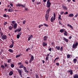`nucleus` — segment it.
Returning <instances> with one entry per match:
<instances>
[{
    "instance_id": "nucleus-1",
    "label": "nucleus",
    "mask_w": 78,
    "mask_h": 78,
    "mask_svg": "<svg viewBox=\"0 0 78 78\" xmlns=\"http://www.w3.org/2000/svg\"><path fill=\"white\" fill-rule=\"evenodd\" d=\"M78 45V43L76 42V43L75 44H73V48H77V46Z\"/></svg>"
},
{
    "instance_id": "nucleus-2",
    "label": "nucleus",
    "mask_w": 78,
    "mask_h": 78,
    "mask_svg": "<svg viewBox=\"0 0 78 78\" xmlns=\"http://www.w3.org/2000/svg\"><path fill=\"white\" fill-rule=\"evenodd\" d=\"M49 16V14H47V13L46 14L45 18L46 21H48V17Z\"/></svg>"
},
{
    "instance_id": "nucleus-3",
    "label": "nucleus",
    "mask_w": 78,
    "mask_h": 78,
    "mask_svg": "<svg viewBox=\"0 0 78 78\" xmlns=\"http://www.w3.org/2000/svg\"><path fill=\"white\" fill-rule=\"evenodd\" d=\"M7 37V36L5 35H4L2 36V39H3V40H4V39H6Z\"/></svg>"
},
{
    "instance_id": "nucleus-4",
    "label": "nucleus",
    "mask_w": 78,
    "mask_h": 78,
    "mask_svg": "<svg viewBox=\"0 0 78 78\" xmlns=\"http://www.w3.org/2000/svg\"><path fill=\"white\" fill-rule=\"evenodd\" d=\"M51 10V9H50V7H49V9H48L47 10H46V14H47L48 15H49V12Z\"/></svg>"
},
{
    "instance_id": "nucleus-5",
    "label": "nucleus",
    "mask_w": 78,
    "mask_h": 78,
    "mask_svg": "<svg viewBox=\"0 0 78 78\" xmlns=\"http://www.w3.org/2000/svg\"><path fill=\"white\" fill-rule=\"evenodd\" d=\"M48 38V37L47 36H45L43 37V41H47V38Z\"/></svg>"
},
{
    "instance_id": "nucleus-6",
    "label": "nucleus",
    "mask_w": 78,
    "mask_h": 78,
    "mask_svg": "<svg viewBox=\"0 0 78 78\" xmlns=\"http://www.w3.org/2000/svg\"><path fill=\"white\" fill-rule=\"evenodd\" d=\"M55 19H54L53 16H52V17H51V22L52 23L55 20Z\"/></svg>"
},
{
    "instance_id": "nucleus-7",
    "label": "nucleus",
    "mask_w": 78,
    "mask_h": 78,
    "mask_svg": "<svg viewBox=\"0 0 78 78\" xmlns=\"http://www.w3.org/2000/svg\"><path fill=\"white\" fill-rule=\"evenodd\" d=\"M51 2H49L48 3H47V4H46V6H47V7L48 8H49L50 7V6H51Z\"/></svg>"
},
{
    "instance_id": "nucleus-8",
    "label": "nucleus",
    "mask_w": 78,
    "mask_h": 78,
    "mask_svg": "<svg viewBox=\"0 0 78 78\" xmlns=\"http://www.w3.org/2000/svg\"><path fill=\"white\" fill-rule=\"evenodd\" d=\"M68 72L69 73H70V74L71 75H73V71L72 69H69L68 71Z\"/></svg>"
},
{
    "instance_id": "nucleus-9",
    "label": "nucleus",
    "mask_w": 78,
    "mask_h": 78,
    "mask_svg": "<svg viewBox=\"0 0 78 78\" xmlns=\"http://www.w3.org/2000/svg\"><path fill=\"white\" fill-rule=\"evenodd\" d=\"M63 40L66 42H68L69 41V39H67L65 37H63Z\"/></svg>"
},
{
    "instance_id": "nucleus-10",
    "label": "nucleus",
    "mask_w": 78,
    "mask_h": 78,
    "mask_svg": "<svg viewBox=\"0 0 78 78\" xmlns=\"http://www.w3.org/2000/svg\"><path fill=\"white\" fill-rule=\"evenodd\" d=\"M33 37V35H31L29 37L28 39V41H30L31 39H32Z\"/></svg>"
},
{
    "instance_id": "nucleus-11",
    "label": "nucleus",
    "mask_w": 78,
    "mask_h": 78,
    "mask_svg": "<svg viewBox=\"0 0 78 78\" xmlns=\"http://www.w3.org/2000/svg\"><path fill=\"white\" fill-rule=\"evenodd\" d=\"M43 47L47 46V43L45 42L44 41L43 42Z\"/></svg>"
},
{
    "instance_id": "nucleus-12",
    "label": "nucleus",
    "mask_w": 78,
    "mask_h": 78,
    "mask_svg": "<svg viewBox=\"0 0 78 78\" xmlns=\"http://www.w3.org/2000/svg\"><path fill=\"white\" fill-rule=\"evenodd\" d=\"M77 62V60L76 58H74L73 60V62L74 64H76Z\"/></svg>"
},
{
    "instance_id": "nucleus-13",
    "label": "nucleus",
    "mask_w": 78,
    "mask_h": 78,
    "mask_svg": "<svg viewBox=\"0 0 78 78\" xmlns=\"http://www.w3.org/2000/svg\"><path fill=\"white\" fill-rule=\"evenodd\" d=\"M16 69L18 71V73H19V74L22 73L21 70H20L17 68Z\"/></svg>"
},
{
    "instance_id": "nucleus-14",
    "label": "nucleus",
    "mask_w": 78,
    "mask_h": 78,
    "mask_svg": "<svg viewBox=\"0 0 78 78\" xmlns=\"http://www.w3.org/2000/svg\"><path fill=\"white\" fill-rule=\"evenodd\" d=\"M17 24L16 23H15L14 24V26H13V28L14 29H16L17 27Z\"/></svg>"
},
{
    "instance_id": "nucleus-15",
    "label": "nucleus",
    "mask_w": 78,
    "mask_h": 78,
    "mask_svg": "<svg viewBox=\"0 0 78 78\" xmlns=\"http://www.w3.org/2000/svg\"><path fill=\"white\" fill-rule=\"evenodd\" d=\"M62 7L63 8V9H65V10L67 9V7L66 6H64V5H62Z\"/></svg>"
},
{
    "instance_id": "nucleus-16",
    "label": "nucleus",
    "mask_w": 78,
    "mask_h": 78,
    "mask_svg": "<svg viewBox=\"0 0 78 78\" xmlns=\"http://www.w3.org/2000/svg\"><path fill=\"white\" fill-rule=\"evenodd\" d=\"M13 28V26H9V30H12V29Z\"/></svg>"
},
{
    "instance_id": "nucleus-17",
    "label": "nucleus",
    "mask_w": 78,
    "mask_h": 78,
    "mask_svg": "<svg viewBox=\"0 0 78 78\" xmlns=\"http://www.w3.org/2000/svg\"><path fill=\"white\" fill-rule=\"evenodd\" d=\"M73 78H78V75L77 74H75L73 76Z\"/></svg>"
},
{
    "instance_id": "nucleus-18",
    "label": "nucleus",
    "mask_w": 78,
    "mask_h": 78,
    "mask_svg": "<svg viewBox=\"0 0 78 78\" xmlns=\"http://www.w3.org/2000/svg\"><path fill=\"white\" fill-rule=\"evenodd\" d=\"M24 65L22 64V65H20V66L19 67V68L20 69H21V68H23V67H24Z\"/></svg>"
},
{
    "instance_id": "nucleus-19",
    "label": "nucleus",
    "mask_w": 78,
    "mask_h": 78,
    "mask_svg": "<svg viewBox=\"0 0 78 78\" xmlns=\"http://www.w3.org/2000/svg\"><path fill=\"white\" fill-rule=\"evenodd\" d=\"M16 30L19 33L22 30V28L20 27L19 28V29H17Z\"/></svg>"
},
{
    "instance_id": "nucleus-20",
    "label": "nucleus",
    "mask_w": 78,
    "mask_h": 78,
    "mask_svg": "<svg viewBox=\"0 0 78 78\" xmlns=\"http://www.w3.org/2000/svg\"><path fill=\"white\" fill-rule=\"evenodd\" d=\"M69 17H73L74 16V14L73 13H71L69 15Z\"/></svg>"
},
{
    "instance_id": "nucleus-21",
    "label": "nucleus",
    "mask_w": 78,
    "mask_h": 78,
    "mask_svg": "<svg viewBox=\"0 0 78 78\" xmlns=\"http://www.w3.org/2000/svg\"><path fill=\"white\" fill-rule=\"evenodd\" d=\"M8 51H9L10 53H13V50L9 49L8 50Z\"/></svg>"
},
{
    "instance_id": "nucleus-22",
    "label": "nucleus",
    "mask_w": 78,
    "mask_h": 78,
    "mask_svg": "<svg viewBox=\"0 0 78 78\" xmlns=\"http://www.w3.org/2000/svg\"><path fill=\"white\" fill-rule=\"evenodd\" d=\"M67 34H68L67 32L66 31H65V33H64V35L67 36L68 35Z\"/></svg>"
},
{
    "instance_id": "nucleus-23",
    "label": "nucleus",
    "mask_w": 78,
    "mask_h": 78,
    "mask_svg": "<svg viewBox=\"0 0 78 78\" xmlns=\"http://www.w3.org/2000/svg\"><path fill=\"white\" fill-rule=\"evenodd\" d=\"M9 74V76H12L13 74V72L12 71H10Z\"/></svg>"
},
{
    "instance_id": "nucleus-24",
    "label": "nucleus",
    "mask_w": 78,
    "mask_h": 78,
    "mask_svg": "<svg viewBox=\"0 0 78 78\" xmlns=\"http://www.w3.org/2000/svg\"><path fill=\"white\" fill-rule=\"evenodd\" d=\"M55 49H57L58 50H60V46H56L55 47Z\"/></svg>"
},
{
    "instance_id": "nucleus-25",
    "label": "nucleus",
    "mask_w": 78,
    "mask_h": 78,
    "mask_svg": "<svg viewBox=\"0 0 78 78\" xmlns=\"http://www.w3.org/2000/svg\"><path fill=\"white\" fill-rule=\"evenodd\" d=\"M61 17V15H59V16H58V19L59 20H62V19Z\"/></svg>"
},
{
    "instance_id": "nucleus-26",
    "label": "nucleus",
    "mask_w": 78,
    "mask_h": 78,
    "mask_svg": "<svg viewBox=\"0 0 78 78\" xmlns=\"http://www.w3.org/2000/svg\"><path fill=\"white\" fill-rule=\"evenodd\" d=\"M21 55H17L16 56V58H18L19 57H20L21 56Z\"/></svg>"
},
{
    "instance_id": "nucleus-27",
    "label": "nucleus",
    "mask_w": 78,
    "mask_h": 78,
    "mask_svg": "<svg viewBox=\"0 0 78 78\" xmlns=\"http://www.w3.org/2000/svg\"><path fill=\"white\" fill-rule=\"evenodd\" d=\"M13 46H14V45L10 44V45L9 46V48H13Z\"/></svg>"
},
{
    "instance_id": "nucleus-28",
    "label": "nucleus",
    "mask_w": 78,
    "mask_h": 78,
    "mask_svg": "<svg viewBox=\"0 0 78 78\" xmlns=\"http://www.w3.org/2000/svg\"><path fill=\"white\" fill-rule=\"evenodd\" d=\"M8 60L7 61V62L8 63H11V61H12L11 59H8Z\"/></svg>"
},
{
    "instance_id": "nucleus-29",
    "label": "nucleus",
    "mask_w": 78,
    "mask_h": 78,
    "mask_svg": "<svg viewBox=\"0 0 78 78\" xmlns=\"http://www.w3.org/2000/svg\"><path fill=\"white\" fill-rule=\"evenodd\" d=\"M10 66L12 68H13L14 67V65L13 64H11Z\"/></svg>"
},
{
    "instance_id": "nucleus-30",
    "label": "nucleus",
    "mask_w": 78,
    "mask_h": 78,
    "mask_svg": "<svg viewBox=\"0 0 78 78\" xmlns=\"http://www.w3.org/2000/svg\"><path fill=\"white\" fill-rule=\"evenodd\" d=\"M35 77L36 78H39V76L37 74H36Z\"/></svg>"
},
{
    "instance_id": "nucleus-31",
    "label": "nucleus",
    "mask_w": 78,
    "mask_h": 78,
    "mask_svg": "<svg viewBox=\"0 0 78 78\" xmlns=\"http://www.w3.org/2000/svg\"><path fill=\"white\" fill-rule=\"evenodd\" d=\"M0 36H2L3 35V32L0 31Z\"/></svg>"
},
{
    "instance_id": "nucleus-32",
    "label": "nucleus",
    "mask_w": 78,
    "mask_h": 78,
    "mask_svg": "<svg viewBox=\"0 0 78 78\" xmlns=\"http://www.w3.org/2000/svg\"><path fill=\"white\" fill-rule=\"evenodd\" d=\"M64 31V29H61L60 30V32L61 33H63Z\"/></svg>"
},
{
    "instance_id": "nucleus-33",
    "label": "nucleus",
    "mask_w": 78,
    "mask_h": 78,
    "mask_svg": "<svg viewBox=\"0 0 78 78\" xmlns=\"http://www.w3.org/2000/svg\"><path fill=\"white\" fill-rule=\"evenodd\" d=\"M34 56H33L32 55V56H31V58L30 59L33 60H34Z\"/></svg>"
},
{
    "instance_id": "nucleus-34",
    "label": "nucleus",
    "mask_w": 78,
    "mask_h": 78,
    "mask_svg": "<svg viewBox=\"0 0 78 78\" xmlns=\"http://www.w3.org/2000/svg\"><path fill=\"white\" fill-rule=\"evenodd\" d=\"M1 67L3 69H5V66L4 65H2L1 66Z\"/></svg>"
},
{
    "instance_id": "nucleus-35",
    "label": "nucleus",
    "mask_w": 78,
    "mask_h": 78,
    "mask_svg": "<svg viewBox=\"0 0 78 78\" xmlns=\"http://www.w3.org/2000/svg\"><path fill=\"white\" fill-rule=\"evenodd\" d=\"M63 47H61L60 48V50L61 51H63Z\"/></svg>"
},
{
    "instance_id": "nucleus-36",
    "label": "nucleus",
    "mask_w": 78,
    "mask_h": 78,
    "mask_svg": "<svg viewBox=\"0 0 78 78\" xmlns=\"http://www.w3.org/2000/svg\"><path fill=\"white\" fill-rule=\"evenodd\" d=\"M43 25L46 26V27H48V25L47 24H46L45 23H44Z\"/></svg>"
},
{
    "instance_id": "nucleus-37",
    "label": "nucleus",
    "mask_w": 78,
    "mask_h": 78,
    "mask_svg": "<svg viewBox=\"0 0 78 78\" xmlns=\"http://www.w3.org/2000/svg\"><path fill=\"white\" fill-rule=\"evenodd\" d=\"M20 37V35L19 34H17V38L18 39H19Z\"/></svg>"
},
{
    "instance_id": "nucleus-38",
    "label": "nucleus",
    "mask_w": 78,
    "mask_h": 78,
    "mask_svg": "<svg viewBox=\"0 0 78 78\" xmlns=\"http://www.w3.org/2000/svg\"><path fill=\"white\" fill-rule=\"evenodd\" d=\"M59 59V58H55L54 61V62H55V61L57 59Z\"/></svg>"
},
{
    "instance_id": "nucleus-39",
    "label": "nucleus",
    "mask_w": 78,
    "mask_h": 78,
    "mask_svg": "<svg viewBox=\"0 0 78 78\" xmlns=\"http://www.w3.org/2000/svg\"><path fill=\"white\" fill-rule=\"evenodd\" d=\"M25 71V73H29V71H28L27 70H24Z\"/></svg>"
},
{
    "instance_id": "nucleus-40",
    "label": "nucleus",
    "mask_w": 78,
    "mask_h": 78,
    "mask_svg": "<svg viewBox=\"0 0 78 78\" xmlns=\"http://www.w3.org/2000/svg\"><path fill=\"white\" fill-rule=\"evenodd\" d=\"M3 17H7V15L6 14H4L3 15Z\"/></svg>"
},
{
    "instance_id": "nucleus-41",
    "label": "nucleus",
    "mask_w": 78,
    "mask_h": 78,
    "mask_svg": "<svg viewBox=\"0 0 78 78\" xmlns=\"http://www.w3.org/2000/svg\"><path fill=\"white\" fill-rule=\"evenodd\" d=\"M30 50V48H28L26 49V51L28 52L29 50Z\"/></svg>"
},
{
    "instance_id": "nucleus-42",
    "label": "nucleus",
    "mask_w": 78,
    "mask_h": 78,
    "mask_svg": "<svg viewBox=\"0 0 78 78\" xmlns=\"http://www.w3.org/2000/svg\"><path fill=\"white\" fill-rule=\"evenodd\" d=\"M53 16H54L53 18H54V19H55V17H56L55 14V13H53Z\"/></svg>"
},
{
    "instance_id": "nucleus-43",
    "label": "nucleus",
    "mask_w": 78,
    "mask_h": 78,
    "mask_svg": "<svg viewBox=\"0 0 78 78\" xmlns=\"http://www.w3.org/2000/svg\"><path fill=\"white\" fill-rule=\"evenodd\" d=\"M49 59V57H46L45 59L46 61H47Z\"/></svg>"
},
{
    "instance_id": "nucleus-44",
    "label": "nucleus",
    "mask_w": 78,
    "mask_h": 78,
    "mask_svg": "<svg viewBox=\"0 0 78 78\" xmlns=\"http://www.w3.org/2000/svg\"><path fill=\"white\" fill-rule=\"evenodd\" d=\"M23 68V70H27V68L26 67L24 66Z\"/></svg>"
},
{
    "instance_id": "nucleus-45",
    "label": "nucleus",
    "mask_w": 78,
    "mask_h": 78,
    "mask_svg": "<svg viewBox=\"0 0 78 78\" xmlns=\"http://www.w3.org/2000/svg\"><path fill=\"white\" fill-rule=\"evenodd\" d=\"M68 14V12H66L65 13H64V15H67Z\"/></svg>"
},
{
    "instance_id": "nucleus-46",
    "label": "nucleus",
    "mask_w": 78,
    "mask_h": 78,
    "mask_svg": "<svg viewBox=\"0 0 78 78\" xmlns=\"http://www.w3.org/2000/svg\"><path fill=\"white\" fill-rule=\"evenodd\" d=\"M78 16V13L76 15L74 16V17H77Z\"/></svg>"
},
{
    "instance_id": "nucleus-47",
    "label": "nucleus",
    "mask_w": 78,
    "mask_h": 78,
    "mask_svg": "<svg viewBox=\"0 0 78 78\" xmlns=\"http://www.w3.org/2000/svg\"><path fill=\"white\" fill-rule=\"evenodd\" d=\"M12 44H11L14 45V41H12Z\"/></svg>"
},
{
    "instance_id": "nucleus-48",
    "label": "nucleus",
    "mask_w": 78,
    "mask_h": 78,
    "mask_svg": "<svg viewBox=\"0 0 78 78\" xmlns=\"http://www.w3.org/2000/svg\"><path fill=\"white\" fill-rule=\"evenodd\" d=\"M33 61V60H32V59H30V60L29 61V63H31V62H32V61Z\"/></svg>"
},
{
    "instance_id": "nucleus-49",
    "label": "nucleus",
    "mask_w": 78,
    "mask_h": 78,
    "mask_svg": "<svg viewBox=\"0 0 78 78\" xmlns=\"http://www.w3.org/2000/svg\"><path fill=\"white\" fill-rule=\"evenodd\" d=\"M10 11L11 12H12L13 11V9H10Z\"/></svg>"
},
{
    "instance_id": "nucleus-50",
    "label": "nucleus",
    "mask_w": 78,
    "mask_h": 78,
    "mask_svg": "<svg viewBox=\"0 0 78 78\" xmlns=\"http://www.w3.org/2000/svg\"><path fill=\"white\" fill-rule=\"evenodd\" d=\"M7 24V22H5L4 24V25L5 26Z\"/></svg>"
},
{
    "instance_id": "nucleus-51",
    "label": "nucleus",
    "mask_w": 78,
    "mask_h": 78,
    "mask_svg": "<svg viewBox=\"0 0 78 78\" xmlns=\"http://www.w3.org/2000/svg\"><path fill=\"white\" fill-rule=\"evenodd\" d=\"M51 48H50L49 49H48V51H49L50 52H51Z\"/></svg>"
},
{
    "instance_id": "nucleus-52",
    "label": "nucleus",
    "mask_w": 78,
    "mask_h": 78,
    "mask_svg": "<svg viewBox=\"0 0 78 78\" xmlns=\"http://www.w3.org/2000/svg\"><path fill=\"white\" fill-rule=\"evenodd\" d=\"M56 65H57V66H59V63H56Z\"/></svg>"
},
{
    "instance_id": "nucleus-53",
    "label": "nucleus",
    "mask_w": 78,
    "mask_h": 78,
    "mask_svg": "<svg viewBox=\"0 0 78 78\" xmlns=\"http://www.w3.org/2000/svg\"><path fill=\"white\" fill-rule=\"evenodd\" d=\"M64 12L62 11L60 13V14H61V15H62L63 14H64Z\"/></svg>"
},
{
    "instance_id": "nucleus-54",
    "label": "nucleus",
    "mask_w": 78,
    "mask_h": 78,
    "mask_svg": "<svg viewBox=\"0 0 78 78\" xmlns=\"http://www.w3.org/2000/svg\"><path fill=\"white\" fill-rule=\"evenodd\" d=\"M68 58H69V57H70V55H69V54H68V55H67V56Z\"/></svg>"
},
{
    "instance_id": "nucleus-55",
    "label": "nucleus",
    "mask_w": 78,
    "mask_h": 78,
    "mask_svg": "<svg viewBox=\"0 0 78 78\" xmlns=\"http://www.w3.org/2000/svg\"><path fill=\"white\" fill-rule=\"evenodd\" d=\"M41 4V2H37V4L38 5H39V4Z\"/></svg>"
},
{
    "instance_id": "nucleus-56",
    "label": "nucleus",
    "mask_w": 78,
    "mask_h": 78,
    "mask_svg": "<svg viewBox=\"0 0 78 78\" xmlns=\"http://www.w3.org/2000/svg\"><path fill=\"white\" fill-rule=\"evenodd\" d=\"M21 6H22L23 8L26 7L24 6V5H21Z\"/></svg>"
},
{
    "instance_id": "nucleus-57",
    "label": "nucleus",
    "mask_w": 78,
    "mask_h": 78,
    "mask_svg": "<svg viewBox=\"0 0 78 78\" xmlns=\"http://www.w3.org/2000/svg\"><path fill=\"white\" fill-rule=\"evenodd\" d=\"M69 27H70L72 29H73V27L72 25L69 26Z\"/></svg>"
},
{
    "instance_id": "nucleus-58",
    "label": "nucleus",
    "mask_w": 78,
    "mask_h": 78,
    "mask_svg": "<svg viewBox=\"0 0 78 78\" xmlns=\"http://www.w3.org/2000/svg\"><path fill=\"white\" fill-rule=\"evenodd\" d=\"M18 34H20L19 35H21L22 34V33L21 32H19V33H18Z\"/></svg>"
},
{
    "instance_id": "nucleus-59",
    "label": "nucleus",
    "mask_w": 78,
    "mask_h": 78,
    "mask_svg": "<svg viewBox=\"0 0 78 78\" xmlns=\"http://www.w3.org/2000/svg\"><path fill=\"white\" fill-rule=\"evenodd\" d=\"M22 5H20V4H18V5H17V6H21Z\"/></svg>"
},
{
    "instance_id": "nucleus-60",
    "label": "nucleus",
    "mask_w": 78,
    "mask_h": 78,
    "mask_svg": "<svg viewBox=\"0 0 78 78\" xmlns=\"http://www.w3.org/2000/svg\"><path fill=\"white\" fill-rule=\"evenodd\" d=\"M19 74H20V76L21 77H22V73Z\"/></svg>"
},
{
    "instance_id": "nucleus-61",
    "label": "nucleus",
    "mask_w": 78,
    "mask_h": 78,
    "mask_svg": "<svg viewBox=\"0 0 78 78\" xmlns=\"http://www.w3.org/2000/svg\"><path fill=\"white\" fill-rule=\"evenodd\" d=\"M21 64H22V63L19 62V63H18V65H20Z\"/></svg>"
},
{
    "instance_id": "nucleus-62",
    "label": "nucleus",
    "mask_w": 78,
    "mask_h": 78,
    "mask_svg": "<svg viewBox=\"0 0 78 78\" xmlns=\"http://www.w3.org/2000/svg\"><path fill=\"white\" fill-rule=\"evenodd\" d=\"M42 63L43 64H44L45 63V61L44 60H42Z\"/></svg>"
},
{
    "instance_id": "nucleus-63",
    "label": "nucleus",
    "mask_w": 78,
    "mask_h": 78,
    "mask_svg": "<svg viewBox=\"0 0 78 78\" xmlns=\"http://www.w3.org/2000/svg\"><path fill=\"white\" fill-rule=\"evenodd\" d=\"M25 63L26 64H29L28 62H25Z\"/></svg>"
},
{
    "instance_id": "nucleus-64",
    "label": "nucleus",
    "mask_w": 78,
    "mask_h": 78,
    "mask_svg": "<svg viewBox=\"0 0 78 78\" xmlns=\"http://www.w3.org/2000/svg\"><path fill=\"white\" fill-rule=\"evenodd\" d=\"M5 67H6L7 66V63H6V64H5Z\"/></svg>"
}]
</instances>
